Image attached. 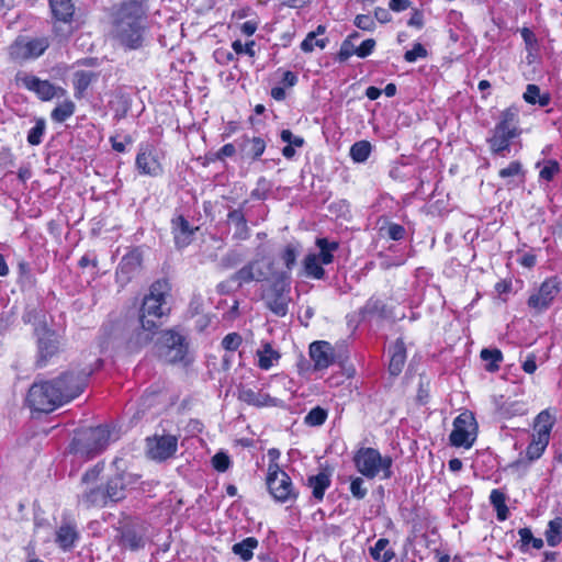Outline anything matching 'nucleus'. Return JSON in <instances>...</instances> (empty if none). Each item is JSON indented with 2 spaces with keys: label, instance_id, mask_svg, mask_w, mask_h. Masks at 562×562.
I'll use <instances>...</instances> for the list:
<instances>
[{
  "label": "nucleus",
  "instance_id": "obj_1",
  "mask_svg": "<svg viewBox=\"0 0 562 562\" xmlns=\"http://www.w3.org/2000/svg\"><path fill=\"white\" fill-rule=\"evenodd\" d=\"M147 5L144 0H122L113 8L110 22V38L126 49H139L148 29Z\"/></svg>",
  "mask_w": 562,
  "mask_h": 562
},
{
  "label": "nucleus",
  "instance_id": "obj_2",
  "mask_svg": "<svg viewBox=\"0 0 562 562\" xmlns=\"http://www.w3.org/2000/svg\"><path fill=\"white\" fill-rule=\"evenodd\" d=\"M169 291L168 282L159 280L153 283L149 294L144 297L139 314L140 331L138 333V340L140 342H149L161 326V318L168 313L165 305Z\"/></svg>",
  "mask_w": 562,
  "mask_h": 562
},
{
  "label": "nucleus",
  "instance_id": "obj_3",
  "mask_svg": "<svg viewBox=\"0 0 562 562\" xmlns=\"http://www.w3.org/2000/svg\"><path fill=\"white\" fill-rule=\"evenodd\" d=\"M70 390L60 391L53 380L35 382L29 390L26 402L36 412L50 413L69 402Z\"/></svg>",
  "mask_w": 562,
  "mask_h": 562
},
{
  "label": "nucleus",
  "instance_id": "obj_4",
  "mask_svg": "<svg viewBox=\"0 0 562 562\" xmlns=\"http://www.w3.org/2000/svg\"><path fill=\"white\" fill-rule=\"evenodd\" d=\"M117 436L108 426L88 428L72 441V450L82 458L91 459L101 453Z\"/></svg>",
  "mask_w": 562,
  "mask_h": 562
},
{
  "label": "nucleus",
  "instance_id": "obj_5",
  "mask_svg": "<svg viewBox=\"0 0 562 562\" xmlns=\"http://www.w3.org/2000/svg\"><path fill=\"white\" fill-rule=\"evenodd\" d=\"M353 463L359 473L367 479H374L382 473V479L392 476V459L382 457L374 448H360L353 456Z\"/></svg>",
  "mask_w": 562,
  "mask_h": 562
},
{
  "label": "nucleus",
  "instance_id": "obj_6",
  "mask_svg": "<svg viewBox=\"0 0 562 562\" xmlns=\"http://www.w3.org/2000/svg\"><path fill=\"white\" fill-rule=\"evenodd\" d=\"M290 278L286 273H280L263 294L267 307L277 316H285L290 297Z\"/></svg>",
  "mask_w": 562,
  "mask_h": 562
},
{
  "label": "nucleus",
  "instance_id": "obj_7",
  "mask_svg": "<svg viewBox=\"0 0 562 562\" xmlns=\"http://www.w3.org/2000/svg\"><path fill=\"white\" fill-rule=\"evenodd\" d=\"M267 485L270 494L280 503L294 501L297 496L291 477L277 463L268 467Z\"/></svg>",
  "mask_w": 562,
  "mask_h": 562
},
{
  "label": "nucleus",
  "instance_id": "obj_8",
  "mask_svg": "<svg viewBox=\"0 0 562 562\" xmlns=\"http://www.w3.org/2000/svg\"><path fill=\"white\" fill-rule=\"evenodd\" d=\"M477 424L472 413L465 411L456 417L449 436L451 446L471 448L476 439Z\"/></svg>",
  "mask_w": 562,
  "mask_h": 562
},
{
  "label": "nucleus",
  "instance_id": "obj_9",
  "mask_svg": "<svg viewBox=\"0 0 562 562\" xmlns=\"http://www.w3.org/2000/svg\"><path fill=\"white\" fill-rule=\"evenodd\" d=\"M267 248L265 245L257 247L256 258L247 262L239 270L233 273L229 280L241 288L250 282H260L267 279V271L263 269L262 260L265 259Z\"/></svg>",
  "mask_w": 562,
  "mask_h": 562
},
{
  "label": "nucleus",
  "instance_id": "obj_10",
  "mask_svg": "<svg viewBox=\"0 0 562 562\" xmlns=\"http://www.w3.org/2000/svg\"><path fill=\"white\" fill-rule=\"evenodd\" d=\"M15 81L29 91L34 92L42 101H50L54 98H64L67 94V91L64 88L54 86L48 80H42L33 75L18 72Z\"/></svg>",
  "mask_w": 562,
  "mask_h": 562
},
{
  "label": "nucleus",
  "instance_id": "obj_11",
  "mask_svg": "<svg viewBox=\"0 0 562 562\" xmlns=\"http://www.w3.org/2000/svg\"><path fill=\"white\" fill-rule=\"evenodd\" d=\"M160 357L169 363H177L184 359L188 346L183 336L175 330H166L159 337Z\"/></svg>",
  "mask_w": 562,
  "mask_h": 562
},
{
  "label": "nucleus",
  "instance_id": "obj_12",
  "mask_svg": "<svg viewBox=\"0 0 562 562\" xmlns=\"http://www.w3.org/2000/svg\"><path fill=\"white\" fill-rule=\"evenodd\" d=\"M92 370L80 369L71 367L68 370L61 372L57 378L53 379L54 384L58 386L60 391L70 390L69 402L79 396L86 385L88 378L91 375Z\"/></svg>",
  "mask_w": 562,
  "mask_h": 562
},
{
  "label": "nucleus",
  "instance_id": "obj_13",
  "mask_svg": "<svg viewBox=\"0 0 562 562\" xmlns=\"http://www.w3.org/2000/svg\"><path fill=\"white\" fill-rule=\"evenodd\" d=\"M560 291V280L558 278H549L541 283L537 292L529 296L527 304L536 312H542L549 308Z\"/></svg>",
  "mask_w": 562,
  "mask_h": 562
},
{
  "label": "nucleus",
  "instance_id": "obj_14",
  "mask_svg": "<svg viewBox=\"0 0 562 562\" xmlns=\"http://www.w3.org/2000/svg\"><path fill=\"white\" fill-rule=\"evenodd\" d=\"M49 43L46 37L33 38L30 41L16 40L9 47L10 58L13 60H26L37 58L48 48Z\"/></svg>",
  "mask_w": 562,
  "mask_h": 562
},
{
  "label": "nucleus",
  "instance_id": "obj_15",
  "mask_svg": "<svg viewBox=\"0 0 562 562\" xmlns=\"http://www.w3.org/2000/svg\"><path fill=\"white\" fill-rule=\"evenodd\" d=\"M147 453L150 459L164 461L171 458L178 447V439L172 435H162L147 438Z\"/></svg>",
  "mask_w": 562,
  "mask_h": 562
},
{
  "label": "nucleus",
  "instance_id": "obj_16",
  "mask_svg": "<svg viewBox=\"0 0 562 562\" xmlns=\"http://www.w3.org/2000/svg\"><path fill=\"white\" fill-rule=\"evenodd\" d=\"M135 165L139 173L156 177L162 172L155 150L150 146L142 147L136 156Z\"/></svg>",
  "mask_w": 562,
  "mask_h": 562
},
{
  "label": "nucleus",
  "instance_id": "obj_17",
  "mask_svg": "<svg viewBox=\"0 0 562 562\" xmlns=\"http://www.w3.org/2000/svg\"><path fill=\"white\" fill-rule=\"evenodd\" d=\"M136 480L130 473H119L109 479L105 484V495L111 503H117L125 498V490L127 485L135 483Z\"/></svg>",
  "mask_w": 562,
  "mask_h": 562
},
{
  "label": "nucleus",
  "instance_id": "obj_18",
  "mask_svg": "<svg viewBox=\"0 0 562 562\" xmlns=\"http://www.w3.org/2000/svg\"><path fill=\"white\" fill-rule=\"evenodd\" d=\"M40 361H44L47 358L58 352L60 341L56 333L47 329L46 327L36 328Z\"/></svg>",
  "mask_w": 562,
  "mask_h": 562
},
{
  "label": "nucleus",
  "instance_id": "obj_19",
  "mask_svg": "<svg viewBox=\"0 0 562 562\" xmlns=\"http://www.w3.org/2000/svg\"><path fill=\"white\" fill-rule=\"evenodd\" d=\"M310 357L315 370L327 369L334 363L335 355L331 345L327 341H314L310 346Z\"/></svg>",
  "mask_w": 562,
  "mask_h": 562
},
{
  "label": "nucleus",
  "instance_id": "obj_20",
  "mask_svg": "<svg viewBox=\"0 0 562 562\" xmlns=\"http://www.w3.org/2000/svg\"><path fill=\"white\" fill-rule=\"evenodd\" d=\"M238 398L244 403L256 407L282 406L283 402L279 398L270 396L262 391H255L252 389H241L238 393Z\"/></svg>",
  "mask_w": 562,
  "mask_h": 562
},
{
  "label": "nucleus",
  "instance_id": "obj_21",
  "mask_svg": "<svg viewBox=\"0 0 562 562\" xmlns=\"http://www.w3.org/2000/svg\"><path fill=\"white\" fill-rule=\"evenodd\" d=\"M120 546L131 551H137L145 547V530L134 526H125L120 533Z\"/></svg>",
  "mask_w": 562,
  "mask_h": 562
},
{
  "label": "nucleus",
  "instance_id": "obj_22",
  "mask_svg": "<svg viewBox=\"0 0 562 562\" xmlns=\"http://www.w3.org/2000/svg\"><path fill=\"white\" fill-rule=\"evenodd\" d=\"M519 122V110L517 106H509L501 113L499 122L494 128L512 135L514 137L519 136L520 131L518 128Z\"/></svg>",
  "mask_w": 562,
  "mask_h": 562
},
{
  "label": "nucleus",
  "instance_id": "obj_23",
  "mask_svg": "<svg viewBox=\"0 0 562 562\" xmlns=\"http://www.w3.org/2000/svg\"><path fill=\"white\" fill-rule=\"evenodd\" d=\"M110 503L105 495V487L89 486L79 496V504L86 508L104 507Z\"/></svg>",
  "mask_w": 562,
  "mask_h": 562
},
{
  "label": "nucleus",
  "instance_id": "obj_24",
  "mask_svg": "<svg viewBox=\"0 0 562 562\" xmlns=\"http://www.w3.org/2000/svg\"><path fill=\"white\" fill-rule=\"evenodd\" d=\"M196 228H192L189 222L179 215L172 220V233L177 247L182 248L188 246Z\"/></svg>",
  "mask_w": 562,
  "mask_h": 562
},
{
  "label": "nucleus",
  "instance_id": "obj_25",
  "mask_svg": "<svg viewBox=\"0 0 562 562\" xmlns=\"http://www.w3.org/2000/svg\"><path fill=\"white\" fill-rule=\"evenodd\" d=\"M78 537L79 535L76 524L65 521L56 531V543L63 550H69L75 546V542L78 540Z\"/></svg>",
  "mask_w": 562,
  "mask_h": 562
},
{
  "label": "nucleus",
  "instance_id": "obj_26",
  "mask_svg": "<svg viewBox=\"0 0 562 562\" xmlns=\"http://www.w3.org/2000/svg\"><path fill=\"white\" fill-rule=\"evenodd\" d=\"M54 18L61 23L70 24L75 14L74 0H49Z\"/></svg>",
  "mask_w": 562,
  "mask_h": 562
},
{
  "label": "nucleus",
  "instance_id": "obj_27",
  "mask_svg": "<svg viewBox=\"0 0 562 562\" xmlns=\"http://www.w3.org/2000/svg\"><path fill=\"white\" fill-rule=\"evenodd\" d=\"M406 361V348L403 339H397L391 348L389 371L392 375H398Z\"/></svg>",
  "mask_w": 562,
  "mask_h": 562
},
{
  "label": "nucleus",
  "instance_id": "obj_28",
  "mask_svg": "<svg viewBox=\"0 0 562 562\" xmlns=\"http://www.w3.org/2000/svg\"><path fill=\"white\" fill-rule=\"evenodd\" d=\"M513 138L515 137L494 128L492 136L487 139V143L494 155L506 157V153L509 151L510 140Z\"/></svg>",
  "mask_w": 562,
  "mask_h": 562
},
{
  "label": "nucleus",
  "instance_id": "obj_29",
  "mask_svg": "<svg viewBox=\"0 0 562 562\" xmlns=\"http://www.w3.org/2000/svg\"><path fill=\"white\" fill-rule=\"evenodd\" d=\"M330 474L325 471L316 475H311L307 479V485L312 488V494L317 501H323L325 491L330 486Z\"/></svg>",
  "mask_w": 562,
  "mask_h": 562
},
{
  "label": "nucleus",
  "instance_id": "obj_30",
  "mask_svg": "<svg viewBox=\"0 0 562 562\" xmlns=\"http://www.w3.org/2000/svg\"><path fill=\"white\" fill-rule=\"evenodd\" d=\"M227 220L235 225L234 238L237 240H246L249 237V227L241 210H232Z\"/></svg>",
  "mask_w": 562,
  "mask_h": 562
},
{
  "label": "nucleus",
  "instance_id": "obj_31",
  "mask_svg": "<svg viewBox=\"0 0 562 562\" xmlns=\"http://www.w3.org/2000/svg\"><path fill=\"white\" fill-rule=\"evenodd\" d=\"M326 32L324 25H318L315 31L310 32L301 43V49L304 53H312L315 47L324 49L327 45V38H316L318 35H323Z\"/></svg>",
  "mask_w": 562,
  "mask_h": 562
},
{
  "label": "nucleus",
  "instance_id": "obj_32",
  "mask_svg": "<svg viewBox=\"0 0 562 562\" xmlns=\"http://www.w3.org/2000/svg\"><path fill=\"white\" fill-rule=\"evenodd\" d=\"M323 263L316 254H308L303 260V271L308 278L321 280L325 276Z\"/></svg>",
  "mask_w": 562,
  "mask_h": 562
},
{
  "label": "nucleus",
  "instance_id": "obj_33",
  "mask_svg": "<svg viewBox=\"0 0 562 562\" xmlns=\"http://www.w3.org/2000/svg\"><path fill=\"white\" fill-rule=\"evenodd\" d=\"M98 78V75L93 71L78 70L74 74V89L75 97L82 98L86 90L89 88L92 81Z\"/></svg>",
  "mask_w": 562,
  "mask_h": 562
},
{
  "label": "nucleus",
  "instance_id": "obj_34",
  "mask_svg": "<svg viewBox=\"0 0 562 562\" xmlns=\"http://www.w3.org/2000/svg\"><path fill=\"white\" fill-rule=\"evenodd\" d=\"M142 260L137 252H130L125 255L117 268V277L126 276V280L130 279V274L136 271L140 267Z\"/></svg>",
  "mask_w": 562,
  "mask_h": 562
},
{
  "label": "nucleus",
  "instance_id": "obj_35",
  "mask_svg": "<svg viewBox=\"0 0 562 562\" xmlns=\"http://www.w3.org/2000/svg\"><path fill=\"white\" fill-rule=\"evenodd\" d=\"M266 149V142L260 137H244L241 143L243 153L252 159L259 158Z\"/></svg>",
  "mask_w": 562,
  "mask_h": 562
},
{
  "label": "nucleus",
  "instance_id": "obj_36",
  "mask_svg": "<svg viewBox=\"0 0 562 562\" xmlns=\"http://www.w3.org/2000/svg\"><path fill=\"white\" fill-rule=\"evenodd\" d=\"M389 543V539L380 538L375 544L370 548L372 559L378 562H390L395 557V553L392 549H387Z\"/></svg>",
  "mask_w": 562,
  "mask_h": 562
},
{
  "label": "nucleus",
  "instance_id": "obj_37",
  "mask_svg": "<svg viewBox=\"0 0 562 562\" xmlns=\"http://www.w3.org/2000/svg\"><path fill=\"white\" fill-rule=\"evenodd\" d=\"M258 547V540L255 537H248L232 547L234 554L240 557L244 561H249L254 557V549Z\"/></svg>",
  "mask_w": 562,
  "mask_h": 562
},
{
  "label": "nucleus",
  "instance_id": "obj_38",
  "mask_svg": "<svg viewBox=\"0 0 562 562\" xmlns=\"http://www.w3.org/2000/svg\"><path fill=\"white\" fill-rule=\"evenodd\" d=\"M554 417L549 413V411L540 412L536 417L535 434L550 439V432L554 425Z\"/></svg>",
  "mask_w": 562,
  "mask_h": 562
},
{
  "label": "nucleus",
  "instance_id": "obj_39",
  "mask_svg": "<svg viewBox=\"0 0 562 562\" xmlns=\"http://www.w3.org/2000/svg\"><path fill=\"white\" fill-rule=\"evenodd\" d=\"M257 356L258 366L262 370H269L280 358V353L276 351L270 344H265L262 348L257 351Z\"/></svg>",
  "mask_w": 562,
  "mask_h": 562
},
{
  "label": "nucleus",
  "instance_id": "obj_40",
  "mask_svg": "<svg viewBox=\"0 0 562 562\" xmlns=\"http://www.w3.org/2000/svg\"><path fill=\"white\" fill-rule=\"evenodd\" d=\"M522 98L529 104H539L540 106H547L550 103V94H541L540 88L533 83L527 85Z\"/></svg>",
  "mask_w": 562,
  "mask_h": 562
},
{
  "label": "nucleus",
  "instance_id": "obj_41",
  "mask_svg": "<svg viewBox=\"0 0 562 562\" xmlns=\"http://www.w3.org/2000/svg\"><path fill=\"white\" fill-rule=\"evenodd\" d=\"M76 105L70 99H65L58 103L50 113V117L54 122L63 123L67 121L75 113Z\"/></svg>",
  "mask_w": 562,
  "mask_h": 562
},
{
  "label": "nucleus",
  "instance_id": "obj_42",
  "mask_svg": "<svg viewBox=\"0 0 562 562\" xmlns=\"http://www.w3.org/2000/svg\"><path fill=\"white\" fill-rule=\"evenodd\" d=\"M549 443V438L533 434L532 440L527 447L526 456L529 461L539 459Z\"/></svg>",
  "mask_w": 562,
  "mask_h": 562
},
{
  "label": "nucleus",
  "instance_id": "obj_43",
  "mask_svg": "<svg viewBox=\"0 0 562 562\" xmlns=\"http://www.w3.org/2000/svg\"><path fill=\"white\" fill-rule=\"evenodd\" d=\"M316 245L319 248V254L317 255L319 257V260L323 265H329L334 260L333 252L338 249V243L337 241H329L326 238H317Z\"/></svg>",
  "mask_w": 562,
  "mask_h": 562
},
{
  "label": "nucleus",
  "instance_id": "obj_44",
  "mask_svg": "<svg viewBox=\"0 0 562 562\" xmlns=\"http://www.w3.org/2000/svg\"><path fill=\"white\" fill-rule=\"evenodd\" d=\"M546 540L550 547H557L562 540V517H555L548 524Z\"/></svg>",
  "mask_w": 562,
  "mask_h": 562
},
{
  "label": "nucleus",
  "instance_id": "obj_45",
  "mask_svg": "<svg viewBox=\"0 0 562 562\" xmlns=\"http://www.w3.org/2000/svg\"><path fill=\"white\" fill-rule=\"evenodd\" d=\"M481 359L486 363L485 369L490 372H495L499 369V362L503 360V353L499 349H487L481 350Z\"/></svg>",
  "mask_w": 562,
  "mask_h": 562
},
{
  "label": "nucleus",
  "instance_id": "obj_46",
  "mask_svg": "<svg viewBox=\"0 0 562 562\" xmlns=\"http://www.w3.org/2000/svg\"><path fill=\"white\" fill-rule=\"evenodd\" d=\"M301 248L300 243H290L282 250L280 258L288 270H292L295 266Z\"/></svg>",
  "mask_w": 562,
  "mask_h": 562
},
{
  "label": "nucleus",
  "instance_id": "obj_47",
  "mask_svg": "<svg viewBox=\"0 0 562 562\" xmlns=\"http://www.w3.org/2000/svg\"><path fill=\"white\" fill-rule=\"evenodd\" d=\"M372 150V146L368 140H360L355 143L350 148V157L356 162H364Z\"/></svg>",
  "mask_w": 562,
  "mask_h": 562
},
{
  "label": "nucleus",
  "instance_id": "obj_48",
  "mask_svg": "<svg viewBox=\"0 0 562 562\" xmlns=\"http://www.w3.org/2000/svg\"><path fill=\"white\" fill-rule=\"evenodd\" d=\"M328 416L327 409L316 406L312 408L304 417V423L311 427H317L323 425Z\"/></svg>",
  "mask_w": 562,
  "mask_h": 562
},
{
  "label": "nucleus",
  "instance_id": "obj_49",
  "mask_svg": "<svg viewBox=\"0 0 562 562\" xmlns=\"http://www.w3.org/2000/svg\"><path fill=\"white\" fill-rule=\"evenodd\" d=\"M46 123L44 119H36L35 125L29 131L27 143L32 146H37L42 143V137L45 133Z\"/></svg>",
  "mask_w": 562,
  "mask_h": 562
},
{
  "label": "nucleus",
  "instance_id": "obj_50",
  "mask_svg": "<svg viewBox=\"0 0 562 562\" xmlns=\"http://www.w3.org/2000/svg\"><path fill=\"white\" fill-rule=\"evenodd\" d=\"M560 164L554 159H548L543 161V167L539 172V178L547 182L553 180V178L560 172Z\"/></svg>",
  "mask_w": 562,
  "mask_h": 562
},
{
  "label": "nucleus",
  "instance_id": "obj_51",
  "mask_svg": "<svg viewBox=\"0 0 562 562\" xmlns=\"http://www.w3.org/2000/svg\"><path fill=\"white\" fill-rule=\"evenodd\" d=\"M364 313L384 317L386 315L385 303L376 297H371L363 307Z\"/></svg>",
  "mask_w": 562,
  "mask_h": 562
},
{
  "label": "nucleus",
  "instance_id": "obj_52",
  "mask_svg": "<svg viewBox=\"0 0 562 562\" xmlns=\"http://www.w3.org/2000/svg\"><path fill=\"white\" fill-rule=\"evenodd\" d=\"M350 493L357 499H363L368 494V488L364 486V481L360 476L350 479Z\"/></svg>",
  "mask_w": 562,
  "mask_h": 562
},
{
  "label": "nucleus",
  "instance_id": "obj_53",
  "mask_svg": "<svg viewBox=\"0 0 562 562\" xmlns=\"http://www.w3.org/2000/svg\"><path fill=\"white\" fill-rule=\"evenodd\" d=\"M522 546L532 544L535 549H541L543 547V540L541 538H535L529 528H521L518 531Z\"/></svg>",
  "mask_w": 562,
  "mask_h": 562
},
{
  "label": "nucleus",
  "instance_id": "obj_54",
  "mask_svg": "<svg viewBox=\"0 0 562 562\" xmlns=\"http://www.w3.org/2000/svg\"><path fill=\"white\" fill-rule=\"evenodd\" d=\"M427 56V49L420 44H414L413 48L407 50L404 55V59L407 63H414L418 58H425Z\"/></svg>",
  "mask_w": 562,
  "mask_h": 562
},
{
  "label": "nucleus",
  "instance_id": "obj_55",
  "mask_svg": "<svg viewBox=\"0 0 562 562\" xmlns=\"http://www.w3.org/2000/svg\"><path fill=\"white\" fill-rule=\"evenodd\" d=\"M241 336L237 333L226 335L222 340V346L225 350L235 351L241 345Z\"/></svg>",
  "mask_w": 562,
  "mask_h": 562
},
{
  "label": "nucleus",
  "instance_id": "obj_56",
  "mask_svg": "<svg viewBox=\"0 0 562 562\" xmlns=\"http://www.w3.org/2000/svg\"><path fill=\"white\" fill-rule=\"evenodd\" d=\"M352 55H357V47H355L353 42H351L350 38H346L340 45L338 59L340 61H346Z\"/></svg>",
  "mask_w": 562,
  "mask_h": 562
},
{
  "label": "nucleus",
  "instance_id": "obj_57",
  "mask_svg": "<svg viewBox=\"0 0 562 562\" xmlns=\"http://www.w3.org/2000/svg\"><path fill=\"white\" fill-rule=\"evenodd\" d=\"M212 465L218 472H225L231 465L229 457L224 452H217L212 458Z\"/></svg>",
  "mask_w": 562,
  "mask_h": 562
},
{
  "label": "nucleus",
  "instance_id": "obj_58",
  "mask_svg": "<svg viewBox=\"0 0 562 562\" xmlns=\"http://www.w3.org/2000/svg\"><path fill=\"white\" fill-rule=\"evenodd\" d=\"M353 23L358 29L363 31H372L375 27L374 20L369 14H358Z\"/></svg>",
  "mask_w": 562,
  "mask_h": 562
},
{
  "label": "nucleus",
  "instance_id": "obj_59",
  "mask_svg": "<svg viewBox=\"0 0 562 562\" xmlns=\"http://www.w3.org/2000/svg\"><path fill=\"white\" fill-rule=\"evenodd\" d=\"M522 172V166L519 161H512L506 168L499 170L498 175L501 178H509L518 176Z\"/></svg>",
  "mask_w": 562,
  "mask_h": 562
},
{
  "label": "nucleus",
  "instance_id": "obj_60",
  "mask_svg": "<svg viewBox=\"0 0 562 562\" xmlns=\"http://www.w3.org/2000/svg\"><path fill=\"white\" fill-rule=\"evenodd\" d=\"M255 42L250 41L248 43L243 44L239 40L234 41L232 47L236 54H247L249 56H255Z\"/></svg>",
  "mask_w": 562,
  "mask_h": 562
},
{
  "label": "nucleus",
  "instance_id": "obj_61",
  "mask_svg": "<svg viewBox=\"0 0 562 562\" xmlns=\"http://www.w3.org/2000/svg\"><path fill=\"white\" fill-rule=\"evenodd\" d=\"M102 471H103V464L102 463L95 464L93 468H91L83 474V476L81 479L82 483H85L87 485H89L90 483H94L99 479Z\"/></svg>",
  "mask_w": 562,
  "mask_h": 562
},
{
  "label": "nucleus",
  "instance_id": "obj_62",
  "mask_svg": "<svg viewBox=\"0 0 562 562\" xmlns=\"http://www.w3.org/2000/svg\"><path fill=\"white\" fill-rule=\"evenodd\" d=\"M280 137L284 143L291 146L302 147L304 145L303 137L293 135L290 130H283Z\"/></svg>",
  "mask_w": 562,
  "mask_h": 562
},
{
  "label": "nucleus",
  "instance_id": "obj_63",
  "mask_svg": "<svg viewBox=\"0 0 562 562\" xmlns=\"http://www.w3.org/2000/svg\"><path fill=\"white\" fill-rule=\"evenodd\" d=\"M241 261V255L236 250H229L221 261L223 268H232Z\"/></svg>",
  "mask_w": 562,
  "mask_h": 562
},
{
  "label": "nucleus",
  "instance_id": "obj_64",
  "mask_svg": "<svg viewBox=\"0 0 562 562\" xmlns=\"http://www.w3.org/2000/svg\"><path fill=\"white\" fill-rule=\"evenodd\" d=\"M375 47V41L373 38H368L361 43L359 47H357V56L360 58H366L371 55Z\"/></svg>",
  "mask_w": 562,
  "mask_h": 562
}]
</instances>
